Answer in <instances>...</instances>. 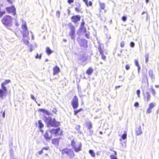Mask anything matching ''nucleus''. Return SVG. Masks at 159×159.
Wrapping results in <instances>:
<instances>
[{
  "label": "nucleus",
  "mask_w": 159,
  "mask_h": 159,
  "mask_svg": "<svg viewBox=\"0 0 159 159\" xmlns=\"http://www.w3.org/2000/svg\"><path fill=\"white\" fill-rule=\"evenodd\" d=\"M21 33L22 35L23 42L26 45L28 44L29 43V32L25 22L21 25Z\"/></svg>",
  "instance_id": "obj_1"
},
{
  "label": "nucleus",
  "mask_w": 159,
  "mask_h": 159,
  "mask_svg": "<svg viewBox=\"0 0 159 159\" xmlns=\"http://www.w3.org/2000/svg\"><path fill=\"white\" fill-rule=\"evenodd\" d=\"M43 120L48 125H49L52 127H57L60 125V122L57 121L55 118L52 119L50 116L47 117L44 116Z\"/></svg>",
  "instance_id": "obj_2"
},
{
  "label": "nucleus",
  "mask_w": 159,
  "mask_h": 159,
  "mask_svg": "<svg viewBox=\"0 0 159 159\" xmlns=\"http://www.w3.org/2000/svg\"><path fill=\"white\" fill-rule=\"evenodd\" d=\"M12 21V17L11 16L7 15L5 16L1 20L2 23L6 27L11 25Z\"/></svg>",
  "instance_id": "obj_3"
},
{
  "label": "nucleus",
  "mask_w": 159,
  "mask_h": 159,
  "mask_svg": "<svg viewBox=\"0 0 159 159\" xmlns=\"http://www.w3.org/2000/svg\"><path fill=\"white\" fill-rule=\"evenodd\" d=\"M71 145L76 152H78L81 150L82 144L80 142H76L73 139L71 141Z\"/></svg>",
  "instance_id": "obj_4"
},
{
  "label": "nucleus",
  "mask_w": 159,
  "mask_h": 159,
  "mask_svg": "<svg viewBox=\"0 0 159 159\" xmlns=\"http://www.w3.org/2000/svg\"><path fill=\"white\" fill-rule=\"evenodd\" d=\"M49 131L52 135L54 136L57 137L61 136L62 134L63 131L60 128L58 127L56 129H52L49 130Z\"/></svg>",
  "instance_id": "obj_5"
},
{
  "label": "nucleus",
  "mask_w": 159,
  "mask_h": 159,
  "mask_svg": "<svg viewBox=\"0 0 159 159\" xmlns=\"http://www.w3.org/2000/svg\"><path fill=\"white\" fill-rule=\"evenodd\" d=\"M60 151L62 155H66L70 157H73L75 155L72 149L67 148H63Z\"/></svg>",
  "instance_id": "obj_6"
},
{
  "label": "nucleus",
  "mask_w": 159,
  "mask_h": 159,
  "mask_svg": "<svg viewBox=\"0 0 159 159\" xmlns=\"http://www.w3.org/2000/svg\"><path fill=\"white\" fill-rule=\"evenodd\" d=\"M68 25L70 30L69 35H70L72 39L75 40L76 36L75 27L71 23H69L68 24Z\"/></svg>",
  "instance_id": "obj_7"
},
{
  "label": "nucleus",
  "mask_w": 159,
  "mask_h": 159,
  "mask_svg": "<svg viewBox=\"0 0 159 159\" xmlns=\"http://www.w3.org/2000/svg\"><path fill=\"white\" fill-rule=\"evenodd\" d=\"M71 104L74 109H76L78 107L79 100L76 95H75L73 98L71 102Z\"/></svg>",
  "instance_id": "obj_8"
},
{
  "label": "nucleus",
  "mask_w": 159,
  "mask_h": 159,
  "mask_svg": "<svg viewBox=\"0 0 159 159\" xmlns=\"http://www.w3.org/2000/svg\"><path fill=\"white\" fill-rule=\"evenodd\" d=\"M6 9L8 13L11 14L14 16L16 14V9L13 5L6 7Z\"/></svg>",
  "instance_id": "obj_9"
},
{
  "label": "nucleus",
  "mask_w": 159,
  "mask_h": 159,
  "mask_svg": "<svg viewBox=\"0 0 159 159\" xmlns=\"http://www.w3.org/2000/svg\"><path fill=\"white\" fill-rule=\"evenodd\" d=\"M79 44L81 47L84 48H87V41L84 39L77 40Z\"/></svg>",
  "instance_id": "obj_10"
},
{
  "label": "nucleus",
  "mask_w": 159,
  "mask_h": 159,
  "mask_svg": "<svg viewBox=\"0 0 159 159\" xmlns=\"http://www.w3.org/2000/svg\"><path fill=\"white\" fill-rule=\"evenodd\" d=\"M81 18V16L79 15H74L72 16L71 17V19L72 22L74 23H76L79 21Z\"/></svg>",
  "instance_id": "obj_11"
},
{
  "label": "nucleus",
  "mask_w": 159,
  "mask_h": 159,
  "mask_svg": "<svg viewBox=\"0 0 159 159\" xmlns=\"http://www.w3.org/2000/svg\"><path fill=\"white\" fill-rule=\"evenodd\" d=\"M143 98L145 101L148 102L150 100L151 95L148 92L143 93Z\"/></svg>",
  "instance_id": "obj_12"
},
{
  "label": "nucleus",
  "mask_w": 159,
  "mask_h": 159,
  "mask_svg": "<svg viewBox=\"0 0 159 159\" xmlns=\"http://www.w3.org/2000/svg\"><path fill=\"white\" fill-rule=\"evenodd\" d=\"M61 138L59 137L54 138L52 139V143L56 146H58Z\"/></svg>",
  "instance_id": "obj_13"
},
{
  "label": "nucleus",
  "mask_w": 159,
  "mask_h": 159,
  "mask_svg": "<svg viewBox=\"0 0 159 159\" xmlns=\"http://www.w3.org/2000/svg\"><path fill=\"white\" fill-rule=\"evenodd\" d=\"M49 130H46L45 133L43 135L44 138L47 141L50 140L52 138V135L49 134V133H50L49 131Z\"/></svg>",
  "instance_id": "obj_14"
},
{
  "label": "nucleus",
  "mask_w": 159,
  "mask_h": 159,
  "mask_svg": "<svg viewBox=\"0 0 159 159\" xmlns=\"http://www.w3.org/2000/svg\"><path fill=\"white\" fill-rule=\"evenodd\" d=\"M76 6L77 7L75 8V11L77 13H82L83 12L81 10L80 4L79 2H78L76 5Z\"/></svg>",
  "instance_id": "obj_15"
},
{
  "label": "nucleus",
  "mask_w": 159,
  "mask_h": 159,
  "mask_svg": "<svg viewBox=\"0 0 159 159\" xmlns=\"http://www.w3.org/2000/svg\"><path fill=\"white\" fill-rule=\"evenodd\" d=\"M7 91V89L6 88V90H4L3 88L0 89V98H3L4 96H6V94Z\"/></svg>",
  "instance_id": "obj_16"
},
{
  "label": "nucleus",
  "mask_w": 159,
  "mask_h": 159,
  "mask_svg": "<svg viewBox=\"0 0 159 159\" xmlns=\"http://www.w3.org/2000/svg\"><path fill=\"white\" fill-rule=\"evenodd\" d=\"M49 149L50 148L48 146L43 147L40 150L38 151V154L39 155H41L44 153V150L48 151Z\"/></svg>",
  "instance_id": "obj_17"
},
{
  "label": "nucleus",
  "mask_w": 159,
  "mask_h": 159,
  "mask_svg": "<svg viewBox=\"0 0 159 159\" xmlns=\"http://www.w3.org/2000/svg\"><path fill=\"white\" fill-rule=\"evenodd\" d=\"M60 71V69L57 66H56L53 68V74L56 75Z\"/></svg>",
  "instance_id": "obj_18"
},
{
  "label": "nucleus",
  "mask_w": 159,
  "mask_h": 159,
  "mask_svg": "<svg viewBox=\"0 0 159 159\" xmlns=\"http://www.w3.org/2000/svg\"><path fill=\"white\" fill-rule=\"evenodd\" d=\"M11 81V80H5L4 82L1 84V86L2 88H3L5 90H6V88H7L6 87L5 85L10 82Z\"/></svg>",
  "instance_id": "obj_19"
},
{
  "label": "nucleus",
  "mask_w": 159,
  "mask_h": 159,
  "mask_svg": "<svg viewBox=\"0 0 159 159\" xmlns=\"http://www.w3.org/2000/svg\"><path fill=\"white\" fill-rule=\"evenodd\" d=\"M87 60V57H86L84 55H81L80 56V58L79 59V60H80L81 62H83L86 61Z\"/></svg>",
  "instance_id": "obj_20"
},
{
  "label": "nucleus",
  "mask_w": 159,
  "mask_h": 159,
  "mask_svg": "<svg viewBox=\"0 0 159 159\" xmlns=\"http://www.w3.org/2000/svg\"><path fill=\"white\" fill-rule=\"evenodd\" d=\"M38 111L43 112V114H46L47 115H49L50 114L49 112L47 110L43 109H39Z\"/></svg>",
  "instance_id": "obj_21"
},
{
  "label": "nucleus",
  "mask_w": 159,
  "mask_h": 159,
  "mask_svg": "<svg viewBox=\"0 0 159 159\" xmlns=\"http://www.w3.org/2000/svg\"><path fill=\"white\" fill-rule=\"evenodd\" d=\"M136 133L137 135H139L142 134V132L140 126L137 128L136 130Z\"/></svg>",
  "instance_id": "obj_22"
},
{
  "label": "nucleus",
  "mask_w": 159,
  "mask_h": 159,
  "mask_svg": "<svg viewBox=\"0 0 159 159\" xmlns=\"http://www.w3.org/2000/svg\"><path fill=\"white\" fill-rule=\"evenodd\" d=\"M93 70L91 67H89L86 70V73L89 75H90L93 72Z\"/></svg>",
  "instance_id": "obj_23"
},
{
  "label": "nucleus",
  "mask_w": 159,
  "mask_h": 159,
  "mask_svg": "<svg viewBox=\"0 0 159 159\" xmlns=\"http://www.w3.org/2000/svg\"><path fill=\"white\" fill-rule=\"evenodd\" d=\"M46 52L48 55H49L53 52V50H51L49 47H47L46 48Z\"/></svg>",
  "instance_id": "obj_24"
},
{
  "label": "nucleus",
  "mask_w": 159,
  "mask_h": 159,
  "mask_svg": "<svg viewBox=\"0 0 159 159\" xmlns=\"http://www.w3.org/2000/svg\"><path fill=\"white\" fill-rule=\"evenodd\" d=\"M83 1L85 2V4L87 7L91 6L92 5V2L91 1H89V3H88V0H83Z\"/></svg>",
  "instance_id": "obj_25"
},
{
  "label": "nucleus",
  "mask_w": 159,
  "mask_h": 159,
  "mask_svg": "<svg viewBox=\"0 0 159 159\" xmlns=\"http://www.w3.org/2000/svg\"><path fill=\"white\" fill-rule=\"evenodd\" d=\"M86 127L89 129H91L92 127V123L91 121H89L86 123Z\"/></svg>",
  "instance_id": "obj_26"
},
{
  "label": "nucleus",
  "mask_w": 159,
  "mask_h": 159,
  "mask_svg": "<svg viewBox=\"0 0 159 159\" xmlns=\"http://www.w3.org/2000/svg\"><path fill=\"white\" fill-rule=\"evenodd\" d=\"M2 4H0V18L2 17L6 13L5 11H1V7H2Z\"/></svg>",
  "instance_id": "obj_27"
},
{
  "label": "nucleus",
  "mask_w": 159,
  "mask_h": 159,
  "mask_svg": "<svg viewBox=\"0 0 159 159\" xmlns=\"http://www.w3.org/2000/svg\"><path fill=\"white\" fill-rule=\"evenodd\" d=\"M149 76L152 79H154V75L153 73V71L152 70H150L148 72Z\"/></svg>",
  "instance_id": "obj_28"
},
{
  "label": "nucleus",
  "mask_w": 159,
  "mask_h": 159,
  "mask_svg": "<svg viewBox=\"0 0 159 159\" xmlns=\"http://www.w3.org/2000/svg\"><path fill=\"white\" fill-rule=\"evenodd\" d=\"M83 110V109L82 108H80L78 109L75 110L74 111V115H76L80 111Z\"/></svg>",
  "instance_id": "obj_29"
},
{
  "label": "nucleus",
  "mask_w": 159,
  "mask_h": 159,
  "mask_svg": "<svg viewBox=\"0 0 159 159\" xmlns=\"http://www.w3.org/2000/svg\"><path fill=\"white\" fill-rule=\"evenodd\" d=\"M99 6L102 9L104 10L106 7V5L104 3H99Z\"/></svg>",
  "instance_id": "obj_30"
},
{
  "label": "nucleus",
  "mask_w": 159,
  "mask_h": 159,
  "mask_svg": "<svg viewBox=\"0 0 159 159\" xmlns=\"http://www.w3.org/2000/svg\"><path fill=\"white\" fill-rule=\"evenodd\" d=\"M84 24L85 22L84 21L81 22L80 26V30H82L84 28H85V27H84Z\"/></svg>",
  "instance_id": "obj_31"
},
{
  "label": "nucleus",
  "mask_w": 159,
  "mask_h": 159,
  "mask_svg": "<svg viewBox=\"0 0 159 159\" xmlns=\"http://www.w3.org/2000/svg\"><path fill=\"white\" fill-rule=\"evenodd\" d=\"M89 152L92 157H95V153L94 152L93 150L91 149L89 150Z\"/></svg>",
  "instance_id": "obj_32"
},
{
  "label": "nucleus",
  "mask_w": 159,
  "mask_h": 159,
  "mask_svg": "<svg viewBox=\"0 0 159 159\" xmlns=\"http://www.w3.org/2000/svg\"><path fill=\"white\" fill-rule=\"evenodd\" d=\"M38 124H39V128L41 129L43 127L44 125L42 123V121L41 120H39L38 121Z\"/></svg>",
  "instance_id": "obj_33"
},
{
  "label": "nucleus",
  "mask_w": 159,
  "mask_h": 159,
  "mask_svg": "<svg viewBox=\"0 0 159 159\" xmlns=\"http://www.w3.org/2000/svg\"><path fill=\"white\" fill-rule=\"evenodd\" d=\"M156 105V103L155 102H151L149 104L148 107L152 109Z\"/></svg>",
  "instance_id": "obj_34"
},
{
  "label": "nucleus",
  "mask_w": 159,
  "mask_h": 159,
  "mask_svg": "<svg viewBox=\"0 0 159 159\" xmlns=\"http://www.w3.org/2000/svg\"><path fill=\"white\" fill-rule=\"evenodd\" d=\"M149 58V55L148 53H147L145 55V62L147 63L148 61V59Z\"/></svg>",
  "instance_id": "obj_35"
},
{
  "label": "nucleus",
  "mask_w": 159,
  "mask_h": 159,
  "mask_svg": "<svg viewBox=\"0 0 159 159\" xmlns=\"http://www.w3.org/2000/svg\"><path fill=\"white\" fill-rule=\"evenodd\" d=\"M103 46L99 44L98 46V51H99L100 50H102L103 49Z\"/></svg>",
  "instance_id": "obj_36"
},
{
  "label": "nucleus",
  "mask_w": 159,
  "mask_h": 159,
  "mask_svg": "<svg viewBox=\"0 0 159 159\" xmlns=\"http://www.w3.org/2000/svg\"><path fill=\"white\" fill-rule=\"evenodd\" d=\"M101 55V58L104 61H105L106 59V56L104 54H103Z\"/></svg>",
  "instance_id": "obj_37"
},
{
  "label": "nucleus",
  "mask_w": 159,
  "mask_h": 159,
  "mask_svg": "<svg viewBox=\"0 0 159 159\" xmlns=\"http://www.w3.org/2000/svg\"><path fill=\"white\" fill-rule=\"evenodd\" d=\"M126 137H127V134H123L121 136V138H122V139L123 140H124V139H125L126 138Z\"/></svg>",
  "instance_id": "obj_38"
},
{
  "label": "nucleus",
  "mask_w": 159,
  "mask_h": 159,
  "mask_svg": "<svg viewBox=\"0 0 159 159\" xmlns=\"http://www.w3.org/2000/svg\"><path fill=\"white\" fill-rule=\"evenodd\" d=\"M111 159H118L116 156L111 155L110 156Z\"/></svg>",
  "instance_id": "obj_39"
},
{
  "label": "nucleus",
  "mask_w": 159,
  "mask_h": 159,
  "mask_svg": "<svg viewBox=\"0 0 159 159\" xmlns=\"http://www.w3.org/2000/svg\"><path fill=\"white\" fill-rule=\"evenodd\" d=\"M125 45V42L124 41H122L120 43V46L121 48L124 47Z\"/></svg>",
  "instance_id": "obj_40"
},
{
  "label": "nucleus",
  "mask_w": 159,
  "mask_h": 159,
  "mask_svg": "<svg viewBox=\"0 0 159 159\" xmlns=\"http://www.w3.org/2000/svg\"><path fill=\"white\" fill-rule=\"evenodd\" d=\"M151 109L148 107L146 110V113L148 114H149L151 112Z\"/></svg>",
  "instance_id": "obj_41"
},
{
  "label": "nucleus",
  "mask_w": 159,
  "mask_h": 159,
  "mask_svg": "<svg viewBox=\"0 0 159 159\" xmlns=\"http://www.w3.org/2000/svg\"><path fill=\"white\" fill-rule=\"evenodd\" d=\"M127 18L126 16H122V17L121 18V19L124 21H126L127 20Z\"/></svg>",
  "instance_id": "obj_42"
},
{
  "label": "nucleus",
  "mask_w": 159,
  "mask_h": 159,
  "mask_svg": "<svg viewBox=\"0 0 159 159\" xmlns=\"http://www.w3.org/2000/svg\"><path fill=\"white\" fill-rule=\"evenodd\" d=\"M140 91L139 89L137 90L136 91V93L138 95V97H140Z\"/></svg>",
  "instance_id": "obj_43"
},
{
  "label": "nucleus",
  "mask_w": 159,
  "mask_h": 159,
  "mask_svg": "<svg viewBox=\"0 0 159 159\" xmlns=\"http://www.w3.org/2000/svg\"><path fill=\"white\" fill-rule=\"evenodd\" d=\"M135 44L133 42H131L130 43V46L131 47L133 48L134 47Z\"/></svg>",
  "instance_id": "obj_44"
},
{
  "label": "nucleus",
  "mask_w": 159,
  "mask_h": 159,
  "mask_svg": "<svg viewBox=\"0 0 159 159\" xmlns=\"http://www.w3.org/2000/svg\"><path fill=\"white\" fill-rule=\"evenodd\" d=\"M135 65L137 66H139L138 61L137 60H135Z\"/></svg>",
  "instance_id": "obj_45"
},
{
  "label": "nucleus",
  "mask_w": 159,
  "mask_h": 159,
  "mask_svg": "<svg viewBox=\"0 0 159 159\" xmlns=\"http://www.w3.org/2000/svg\"><path fill=\"white\" fill-rule=\"evenodd\" d=\"M151 92H152V94H153V95H155V93H156V92H155V90H154V89H151Z\"/></svg>",
  "instance_id": "obj_46"
},
{
  "label": "nucleus",
  "mask_w": 159,
  "mask_h": 159,
  "mask_svg": "<svg viewBox=\"0 0 159 159\" xmlns=\"http://www.w3.org/2000/svg\"><path fill=\"white\" fill-rule=\"evenodd\" d=\"M74 1V0H68L67 1V2L69 4H70L71 3H73Z\"/></svg>",
  "instance_id": "obj_47"
},
{
  "label": "nucleus",
  "mask_w": 159,
  "mask_h": 159,
  "mask_svg": "<svg viewBox=\"0 0 159 159\" xmlns=\"http://www.w3.org/2000/svg\"><path fill=\"white\" fill-rule=\"evenodd\" d=\"M125 69L127 70H129L130 69V66L128 64H127L125 66Z\"/></svg>",
  "instance_id": "obj_48"
},
{
  "label": "nucleus",
  "mask_w": 159,
  "mask_h": 159,
  "mask_svg": "<svg viewBox=\"0 0 159 159\" xmlns=\"http://www.w3.org/2000/svg\"><path fill=\"white\" fill-rule=\"evenodd\" d=\"M48 153H45L42 156V158L44 159L45 157H48Z\"/></svg>",
  "instance_id": "obj_49"
},
{
  "label": "nucleus",
  "mask_w": 159,
  "mask_h": 159,
  "mask_svg": "<svg viewBox=\"0 0 159 159\" xmlns=\"http://www.w3.org/2000/svg\"><path fill=\"white\" fill-rule=\"evenodd\" d=\"M134 105L136 107H138L139 106V103L138 102H136L134 103Z\"/></svg>",
  "instance_id": "obj_50"
},
{
  "label": "nucleus",
  "mask_w": 159,
  "mask_h": 159,
  "mask_svg": "<svg viewBox=\"0 0 159 159\" xmlns=\"http://www.w3.org/2000/svg\"><path fill=\"white\" fill-rule=\"evenodd\" d=\"M57 110L55 108H54L52 110V112L54 114H56L57 113Z\"/></svg>",
  "instance_id": "obj_51"
},
{
  "label": "nucleus",
  "mask_w": 159,
  "mask_h": 159,
  "mask_svg": "<svg viewBox=\"0 0 159 159\" xmlns=\"http://www.w3.org/2000/svg\"><path fill=\"white\" fill-rule=\"evenodd\" d=\"M30 96H31V98L34 100L35 101H36V98H35L34 97V96L32 95H30Z\"/></svg>",
  "instance_id": "obj_52"
},
{
  "label": "nucleus",
  "mask_w": 159,
  "mask_h": 159,
  "mask_svg": "<svg viewBox=\"0 0 159 159\" xmlns=\"http://www.w3.org/2000/svg\"><path fill=\"white\" fill-rule=\"evenodd\" d=\"M89 33H86L85 34V37L87 39H89Z\"/></svg>",
  "instance_id": "obj_53"
},
{
  "label": "nucleus",
  "mask_w": 159,
  "mask_h": 159,
  "mask_svg": "<svg viewBox=\"0 0 159 159\" xmlns=\"http://www.w3.org/2000/svg\"><path fill=\"white\" fill-rule=\"evenodd\" d=\"M7 2H9V3L11 4H12L13 3V2L11 0H6Z\"/></svg>",
  "instance_id": "obj_54"
},
{
  "label": "nucleus",
  "mask_w": 159,
  "mask_h": 159,
  "mask_svg": "<svg viewBox=\"0 0 159 159\" xmlns=\"http://www.w3.org/2000/svg\"><path fill=\"white\" fill-rule=\"evenodd\" d=\"M99 52H100V54L101 55L102 54H103L104 53H103V49H102V50H100V51H99Z\"/></svg>",
  "instance_id": "obj_55"
},
{
  "label": "nucleus",
  "mask_w": 159,
  "mask_h": 159,
  "mask_svg": "<svg viewBox=\"0 0 159 159\" xmlns=\"http://www.w3.org/2000/svg\"><path fill=\"white\" fill-rule=\"evenodd\" d=\"M138 73H139L140 72V67L139 66H138Z\"/></svg>",
  "instance_id": "obj_56"
},
{
  "label": "nucleus",
  "mask_w": 159,
  "mask_h": 159,
  "mask_svg": "<svg viewBox=\"0 0 159 159\" xmlns=\"http://www.w3.org/2000/svg\"><path fill=\"white\" fill-rule=\"evenodd\" d=\"M15 25L16 26H18L19 25L18 23L17 22H15Z\"/></svg>",
  "instance_id": "obj_57"
},
{
  "label": "nucleus",
  "mask_w": 159,
  "mask_h": 159,
  "mask_svg": "<svg viewBox=\"0 0 159 159\" xmlns=\"http://www.w3.org/2000/svg\"><path fill=\"white\" fill-rule=\"evenodd\" d=\"M2 116L3 118H5V111H3L2 112Z\"/></svg>",
  "instance_id": "obj_58"
},
{
  "label": "nucleus",
  "mask_w": 159,
  "mask_h": 159,
  "mask_svg": "<svg viewBox=\"0 0 159 159\" xmlns=\"http://www.w3.org/2000/svg\"><path fill=\"white\" fill-rule=\"evenodd\" d=\"M83 30H84L83 32L84 33H86L87 32V30H86V28H84V29Z\"/></svg>",
  "instance_id": "obj_59"
},
{
  "label": "nucleus",
  "mask_w": 159,
  "mask_h": 159,
  "mask_svg": "<svg viewBox=\"0 0 159 159\" xmlns=\"http://www.w3.org/2000/svg\"><path fill=\"white\" fill-rule=\"evenodd\" d=\"M120 87H121V86H120V85L116 86L115 87V88H116V89H117L118 88H119Z\"/></svg>",
  "instance_id": "obj_60"
},
{
  "label": "nucleus",
  "mask_w": 159,
  "mask_h": 159,
  "mask_svg": "<svg viewBox=\"0 0 159 159\" xmlns=\"http://www.w3.org/2000/svg\"><path fill=\"white\" fill-rule=\"evenodd\" d=\"M32 39H34V35L33 34L32 35Z\"/></svg>",
  "instance_id": "obj_61"
},
{
  "label": "nucleus",
  "mask_w": 159,
  "mask_h": 159,
  "mask_svg": "<svg viewBox=\"0 0 159 159\" xmlns=\"http://www.w3.org/2000/svg\"><path fill=\"white\" fill-rule=\"evenodd\" d=\"M56 13L57 14L59 15H60V11H57V12H56Z\"/></svg>",
  "instance_id": "obj_62"
},
{
  "label": "nucleus",
  "mask_w": 159,
  "mask_h": 159,
  "mask_svg": "<svg viewBox=\"0 0 159 159\" xmlns=\"http://www.w3.org/2000/svg\"><path fill=\"white\" fill-rule=\"evenodd\" d=\"M35 57L36 58H39V55H38V54H37V55L35 56Z\"/></svg>",
  "instance_id": "obj_63"
},
{
  "label": "nucleus",
  "mask_w": 159,
  "mask_h": 159,
  "mask_svg": "<svg viewBox=\"0 0 159 159\" xmlns=\"http://www.w3.org/2000/svg\"><path fill=\"white\" fill-rule=\"evenodd\" d=\"M155 87H156V88H159V85H155Z\"/></svg>",
  "instance_id": "obj_64"
}]
</instances>
